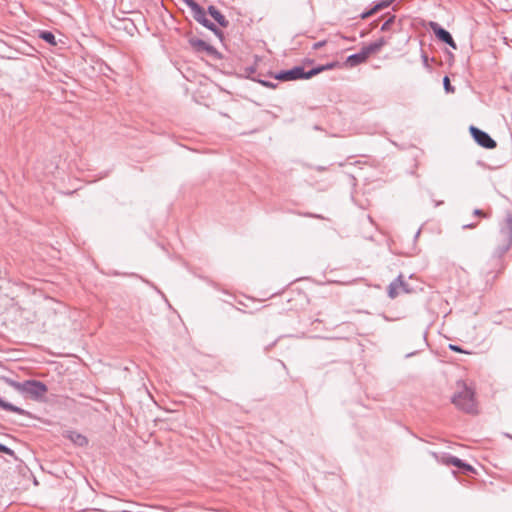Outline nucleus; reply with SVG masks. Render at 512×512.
I'll use <instances>...</instances> for the list:
<instances>
[{"instance_id":"obj_1","label":"nucleus","mask_w":512,"mask_h":512,"mask_svg":"<svg viewBox=\"0 0 512 512\" xmlns=\"http://www.w3.org/2000/svg\"><path fill=\"white\" fill-rule=\"evenodd\" d=\"M495 255L500 258L512 245V215L507 213L505 220L497 235Z\"/></svg>"},{"instance_id":"obj_2","label":"nucleus","mask_w":512,"mask_h":512,"mask_svg":"<svg viewBox=\"0 0 512 512\" xmlns=\"http://www.w3.org/2000/svg\"><path fill=\"white\" fill-rule=\"evenodd\" d=\"M452 403L467 413L475 412L474 393L466 385H462L461 389L455 393Z\"/></svg>"},{"instance_id":"obj_3","label":"nucleus","mask_w":512,"mask_h":512,"mask_svg":"<svg viewBox=\"0 0 512 512\" xmlns=\"http://www.w3.org/2000/svg\"><path fill=\"white\" fill-rule=\"evenodd\" d=\"M184 2L193 12L194 19L202 24L207 29L214 32L217 36H222L221 30H219L216 25L211 22L207 17L204 9L196 3L194 0H181Z\"/></svg>"},{"instance_id":"obj_4","label":"nucleus","mask_w":512,"mask_h":512,"mask_svg":"<svg viewBox=\"0 0 512 512\" xmlns=\"http://www.w3.org/2000/svg\"><path fill=\"white\" fill-rule=\"evenodd\" d=\"M22 393L30 395L33 399L42 398L47 392V386L38 380H26L21 384Z\"/></svg>"},{"instance_id":"obj_5","label":"nucleus","mask_w":512,"mask_h":512,"mask_svg":"<svg viewBox=\"0 0 512 512\" xmlns=\"http://www.w3.org/2000/svg\"><path fill=\"white\" fill-rule=\"evenodd\" d=\"M309 71H305L302 66H295L289 70L280 71L275 78L281 81H292L298 79H310L312 75H308Z\"/></svg>"},{"instance_id":"obj_6","label":"nucleus","mask_w":512,"mask_h":512,"mask_svg":"<svg viewBox=\"0 0 512 512\" xmlns=\"http://www.w3.org/2000/svg\"><path fill=\"white\" fill-rule=\"evenodd\" d=\"M469 131L478 145L487 149H493L497 146L496 141L485 131L475 126H470Z\"/></svg>"},{"instance_id":"obj_7","label":"nucleus","mask_w":512,"mask_h":512,"mask_svg":"<svg viewBox=\"0 0 512 512\" xmlns=\"http://www.w3.org/2000/svg\"><path fill=\"white\" fill-rule=\"evenodd\" d=\"M430 27H431L432 31L434 32L435 36L440 41H442L445 44L449 45L453 49H457V45H456L455 41L453 40V37H452V35L450 34L449 31H447L446 29L442 28L436 22H431L430 23Z\"/></svg>"},{"instance_id":"obj_8","label":"nucleus","mask_w":512,"mask_h":512,"mask_svg":"<svg viewBox=\"0 0 512 512\" xmlns=\"http://www.w3.org/2000/svg\"><path fill=\"white\" fill-rule=\"evenodd\" d=\"M189 44L190 46L196 51V52H205L209 56H215L218 54L217 50L204 40H201L196 37L189 38Z\"/></svg>"},{"instance_id":"obj_9","label":"nucleus","mask_w":512,"mask_h":512,"mask_svg":"<svg viewBox=\"0 0 512 512\" xmlns=\"http://www.w3.org/2000/svg\"><path fill=\"white\" fill-rule=\"evenodd\" d=\"M400 288L406 293L410 292V289L403 281L402 275H399L393 282L390 283L388 287V296L392 299L396 298L399 295Z\"/></svg>"},{"instance_id":"obj_10","label":"nucleus","mask_w":512,"mask_h":512,"mask_svg":"<svg viewBox=\"0 0 512 512\" xmlns=\"http://www.w3.org/2000/svg\"><path fill=\"white\" fill-rule=\"evenodd\" d=\"M370 56V53L366 49V47H363L360 52L352 54L348 56L347 63L350 66H357L361 63H364Z\"/></svg>"},{"instance_id":"obj_11","label":"nucleus","mask_w":512,"mask_h":512,"mask_svg":"<svg viewBox=\"0 0 512 512\" xmlns=\"http://www.w3.org/2000/svg\"><path fill=\"white\" fill-rule=\"evenodd\" d=\"M64 436L77 446L82 447L88 443L87 438L84 435L78 433L77 431H66Z\"/></svg>"},{"instance_id":"obj_12","label":"nucleus","mask_w":512,"mask_h":512,"mask_svg":"<svg viewBox=\"0 0 512 512\" xmlns=\"http://www.w3.org/2000/svg\"><path fill=\"white\" fill-rule=\"evenodd\" d=\"M210 16L222 27H227L229 22L225 16L213 5L208 7Z\"/></svg>"},{"instance_id":"obj_13","label":"nucleus","mask_w":512,"mask_h":512,"mask_svg":"<svg viewBox=\"0 0 512 512\" xmlns=\"http://www.w3.org/2000/svg\"><path fill=\"white\" fill-rule=\"evenodd\" d=\"M0 408L4 409V410H7V411H11V412H15V413H18L20 415H24V416H28V417H31V413L20 408V407H17L9 402H6L4 401L3 399L0 398Z\"/></svg>"},{"instance_id":"obj_14","label":"nucleus","mask_w":512,"mask_h":512,"mask_svg":"<svg viewBox=\"0 0 512 512\" xmlns=\"http://www.w3.org/2000/svg\"><path fill=\"white\" fill-rule=\"evenodd\" d=\"M387 41L384 37H381L380 39H378L377 41L375 42H372L370 43L369 45L365 46L366 49L368 50V52L371 54H374L378 51H380V49L386 45Z\"/></svg>"},{"instance_id":"obj_15","label":"nucleus","mask_w":512,"mask_h":512,"mask_svg":"<svg viewBox=\"0 0 512 512\" xmlns=\"http://www.w3.org/2000/svg\"><path fill=\"white\" fill-rule=\"evenodd\" d=\"M443 461L445 464L453 465L457 468H461L462 466H464V462L461 459H459L455 456H452V455H448V456L444 457Z\"/></svg>"},{"instance_id":"obj_16","label":"nucleus","mask_w":512,"mask_h":512,"mask_svg":"<svg viewBox=\"0 0 512 512\" xmlns=\"http://www.w3.org/2000/svg\"><path fill=\"white\" fill-rule=\"evenodd\" d=\"M336 63H328L326 65H320V66H317L315 68H312L311 70H309V74L308 75H312L315 76L325 70H329V69H332L333 67H335Z\"/></svg>"},{"instance_id":"obj_17","label":"nucleus","mask_w":512,"mask_h":512,"mask_svg":"<svg viewBox=\"0 0 512 512\" xmlns=\"http://www.w3.org/2000/svg\"><path fill=\"white\" fill-rule=\"evenodd\" d=\"M39 37L50 45H56L55 35L50 31H41Z\"/></svg>"},{"instance_id":"obj_18","label":"nucleus","mask_w":512,"mask_h":512,"mask_svg":"<svg viewBox=\"0 0 512 512\" xmlns=\"http://www.w3.org/2000/svg\"><path fill=\"white\" fill-rule=\"evenodd\" d=\"M0 379L5 382L7 385L11 386L12 388H14L15 390L17 391H21V384L20 382H17V381H14L12 380L11 378H8L6 376H1Z\"/></svg>"},{"instance_id":"obj_19","label":"nucleus","mask_w":512,"mask_h":512,"mask_svg":"<svg viewBox=\"0 0 512 512\" xmlns=\"http://www.w3.org/2000/svg\"><path fill=\"white\" fill-rule=\"evenodd\" d=\"M395 15H390L381 26V31H388L395 22Z\"/></svg>"},{"instance_id":"obj_20","label":"nucleus","mask_w":512,"mask_h":512,"mask_svg":"<svg viewBox=\"0 0 512 512\" xmlns=\"http://www.w3.org/2000/svg\"><path fill=\"white\" fill-rule=\"evenodd\" d=\"M379 11V6H373L370 10L363 12L360 17L361 19H367Z\"/></svg>"},{"instance_id":"obj_21","label":"nucleus","mask_w":512,"mask_h":512,"mask_svg":"<svg viewBox=\"0 0 512 512\" xmlns=\"http://www.w3.org/2000/svg\"><path fill=\"white\" fill-rule=\"evenodd\" d=\"M443 85L446 92L451 93L454 92V87L451 86L450 80L448 76H445L443 79Z\"/></svg>"},{"instance_id":"obj_22","label":"nucleus","mask_w":512,"mask_h":512,"mask_svg":"<svg viewBox=\"0 0 512 512\" xmlns=\"http://www.w3.org/2000/svg\"><path fill=\"white\" fill-rule=\"evenodd\" d=\"M0 452L5 453L10 456H14V451L3 444H0Z\"/></svg>"},{"instance_id":"obj_23","label":"nucleus","mask_w":512,"mask_h":512,"mask_svg":"<svg viewBox=\"0 0 512 512\" xmlns=\"http://www.w3.org/2000/svg\"><path fill=\"white\" fill-rule=\"evenodd\" d=\"M392 3V0H382L381 2L377 3L375 6H379V11L383 8L388 7Z\"/></svg>"},{"instance_id":"obj_24","label":"nucleus","mask_w":512,"mask_h":512,"mask_svg":"<svg viewBox=\"0 0 512 512\" xmlns=\"http://www.w3.org/2000/svg\"><path fill=\"white\" fill-rule=\"evenodd\" d=\"M460 469H461L464 473H467V472H473V471H474L473 467H472L471 465H469V464L465 463V462H464V466H462Z\"/></svg>"},{"instance_id":"obj_25","label":"nucleus","mask_w":512,"mask_h":512,"mask_svg":"<svg viewBox=\"0 0 512 512\" xmlns=\"http://www.w3.org/2000/svg\"><path fill=\"white\" fill-rule=\"evenodd\" d=\"M449 349L452 351H455V352H459V353L464 352L461 347L454 345V344H450Z\"/></svg>"},{"instance_id":"obj_26","label":"nucleus","mask_w":512,"mask_h":512,"mask_svg":"<svg viewBox=\"0 0 512 512\" xmlns=\"http://www.w3.org/2000/svg\"><path fill=\"white\" fill-rule=\"evenodd\" d=\"M325 43H326L325 41H319L313 45V48L320 49L321 47H323L325 45Z\"/></svg>"},{"instance_id":"obj_27","label":"nucleus","mask_w":512,"mask_h":512,"mask_svg":"<svg viewBox=\"0 0 512 512\" xmlns=\"http://www.w3.org/2000/svg\"><path fill=\"white\" fill-rule=\"evenodd\" d=\"M473 213L476 216H483V217L486 216L485 213L482 210H480V209H475Z\"/></svg>"},{"instance_id":"obj_28","label":"nucleus","mask_w":512,"mask_h":512,"mask_svg":"<svg viewBox=\"0 0 512 512\" xmlns=\"http://www.w3.org/2000/svg\"><path fill=\"white\" fill-rule=\"evenodd\" d=\"M476 224H465L463 225V229H472L475 228Z\"/></svg>"},{"instance_id":"obj_29","label":"nucleus","mask_w":512,"mask_h":512,"mask_svg":"<svg viewBox=\"0 0 512 512\" xmlns=\"http://www.w3.org/2000/svg\"><path fill=\"white\" fill-rule=\"evenodd\" d=\"M261 83H262L263 85H265V86H270V83H268V82L261 81Z\"/></svg>"}]
</instances>
